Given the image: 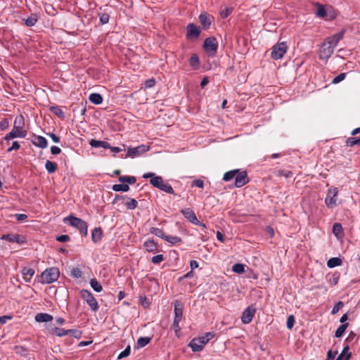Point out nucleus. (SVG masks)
Instances as JSON below:
<instances>
[{
    "mask_svg": "<svg viewBox=\"0 0 360 360\" xmlns=\"http://www.w3.org/2000/svg\"><path fill=\"white\" fill-rule=\"evenodd\" d=\"M60 276V271L57 267H51L46 269L40 276V282L42 284L52 283L58 280Z\"/></svg>",
    "mask_w": 360,
    "mask_h": 360,
    "instance_id": "nucleus-1",
    "label": "nucleus"
},
{
    "mask_svg": "<svg viewBox=\"0 0 360 360\" xmlns=\"http://www.w3.org/2000/svg\"><path fill=\"white\" fill-rule=\"evenodd\" d=\"M65 221H68L70 226L77 228L80 233L84 236H87L88 233V225L87 223L82 219L77 218L73 215H70L65 219Z\"/></svg>",
    "mask_w": 360,
    "mask_h": 360,
    "instance_id": "nucleus-2",
    "label": "nucleus"
},
{
    "mask_svg": "<svg viewBox=\"0 0 360 360\" xmlns=\"http://www.w3.org/2000/svg\"><path fill=\"white\" fill-rule=\"evenodd\" d=\"M80 295L82 298L84 300H85L86 302L89 304L91 310H93L94 311H96L98 310V303L96 298L94 297V296L93 295V294L89 290L82 289L80 291Z\"/></svg>",
    "mask_w": 360,
    "mask_h": 360,
    "instance_id": "nucleus-3",
    "label": "nucleus"
},
{
    "mask_svg": "<svg viewBox=\"0 0 360 360\" xmlns=\"http://www.w3.org/2000/svg\"><path fill=\"white\" fill-rule=\"evenodd\" d=\"M203 49L209 56H214L218 49V43L216 38L214 37L206 38L204 41Z\"/></svg>",
    "mask_w": 360,
    "mask_h": 360,
    "instance_id": "nucleus-4",
    "label": "nucleus"
},
{
    "mask_svg": "<svg viewBox=\"0 0 360 360\" xmlns=\"http://www.w3.org/2000/svg\"><path fill=\"white\" fill-rule=\"evenodd\" d=\"M288 46L285 42H281L273 46L271 56L274 60H278L283 58L286 53Z\"/></svg>",
    "mask_w": 360,
    "mask_h": 360,
    "instance_id": "nucleus-5",
    "label": "nucleus"
},
{
    "mask_svg": "<svg viewBox=\"0 0 360 360\" xmlns=\"http://www.w3.org/2000/svg\"><path fill=\"white\" fill-rule=\"evenodd\" d=\"M338 190L337 188H330L328 190L327 195L325 198V203L328 207L333 208L336 206L337 196Z\"/></svg>",
    "mask_w": 360,
    "mask_h": 360,
    "instance_id": "nucleus-6",
    "label": "nucleus"
},
{
    "mask_svg": "<svg viewBox=\"0 0 360 360\" xmlns=\"http://www.w3.org/2000/svg\"><path fill=\"white\" fill-rule=\"evenodd\" d=\"M149 149L150 146L144 144L140 145L135 148H128L127 153L126 154L124 158H127L129 157L131 158H134L137 156L141 155L145 152L148 151Z\"/></svg>",
    "mask_w": 360,
    "mask_h": 360,
    "instance_id": "nucleus-7",
    "label": "nucleus"
},
{
    "mask_svg": "<svg viewBox=\"0 0 360 360\" xmlns=\"http://www.w3.org/2000/svg\"><path fill=\"white\" fill-rule=\"evenodd\" d=\"M186 39L188 40L197 39L201 33L200 28L194 23H188L186 27Z\"/></svg>",
    "mask_w": 360,
    "mask_h": 360,
    "instance_id": "nucleus-8",
    "label": "nucleus"
},
{
    "mask_svg": "<svg viewBox=\"0 0 360 360\" xmlns=\"http://www.w3.org/2000/svg\"><path fill=\"white\" fill-rule=\"evenodd\" d=\"M27 134V132L26 130L23 129H19L17 127V126H13V129L11 131L8 133L4 139L6 141H10L11 139H15V138H25Z\"/></svg>",
    "mask_w": 360,
    "mask_h": 360,
    "instance_id": "nucleus-9",
    "label": "nucleus"
},
{
    "mask_svg": "<svg viewBox=\"0 0 360 360\" xmlns=\"http://www.w3.org/2000/svg\"><path fill=\"white\" fill-rule=\"evenodd\" d=\"M333 51L334 48L324 41L319 50V58L321 60H328L333 54Z\"/></svg>",
    "mask_w": 360,
    "mask_h": 360,
    "instance_id": "nucleus-10",
    "label": "nucleus"
},
{
    "mask_svg": "<svg viewBox=\"0 0 360 360\" xmlns=\"http://www.w3.org/2000/svg\"><path fill=\"white\" fill-rule=\"evenodd\" d=\"M1 240H7L11 243H16L18 244L22 245L26 243V238L22 235L19 234H4L1 237Z\"/></svg>",
    "mask_w": 360,
    "mask_h": 360,
    "instance_id": "nucleus-11",
    "label": "nucleus"
},
{
    "mask_svg": "<svg viewBox=\"0 0 360 360\" xmlns=\"http://www.w3.org/2000/svg\"><path fill=\"white\" fill-rule=\"evenodd\" d=\"M143 178H144V179L150 178V184L157 188H160L161 185L164 182L163 179L161 176H155V174L153 172L145 173L143 175Z\"/></svg>",
    "mask_w": 360,
    "mask_h": 360,
    "instance_id": "nucleus-12",
    "label": "nucleus"
},
{
    "mask_svg": "<svg viewBox=\"0 0 360 360\" xmlns=\"http://www.w3.org/2000/svg\"><path fill=\"white\" fill-rule=\"evenodd\" d=\"M256 312V309L252 306L248 307L243 312L241 321L244 324L250 323Z\"/></svg>",
    "mask_w": 360,
    "mask_h": 360,
    "instance_id": "nucleus-13",
    "label": "nucleus"
},
{
    "mask_svg": "<svg viewBox=\"0 0 360 360\" xmlns=\"http://www.w3.org/2000/svg\"><path fill=\"white\" fill-rule=\"evenodd\" d=\"M249 181V178L248 176V174L245 171L237 172L235 177V186L237 188H240L248 184Z\"/></svg>",
    "mask_w": 360,
    "mask_h": 360,
    "instance_id": "nucleus-14",
    "label": "nucleus"
},
{
    "mask_svg": "<svg viewBox=\"0 0 360 360\" xmlns=\"http://www.w3.org/2000/svg\"><path fill=\"white\" fill-rule=\"evenodd\" d=\"M199 21L202 28L207 30L210 27L213 18L206 12H202L198 16Z\"/></svg>",
    "mask_w": 360,
    "mask_h": 360,
    "instance_id": "nucleus-15",
    "label": "nucleus"
},
{
    "mask_svg": "<svg viewBox=\"0 0 360 360\" xmlns=\"http://www.w3.org/2000/svg\"><path fill=\"white\" fill-rule=\"evenodd\" d=\"M345 34V30H342L332 37H327L325 41L330 44L334 49L337 46L339 41L343 38Z\"/></svg>",
    "mask_w": 360,
    "mask_h": 360,
    "instance_id": "nucleus-16",
    "label": "nucleus"
},
{
    "mask_svg": "<svg viewBox=\"0 0 360 360\" xmlns=\"http://www.w3.org/2000/svg\"><path fill=\"white\" fill-rule=\"evenodd\" d=\"M181 212L185 218L193 224H200V221L196 217L195 212L190 208H184Z\"/></svg>",
    "mask_w": 360,
    "mask_h": 360,
    "instance_id": "nucleus-17",
    "label": "nucleus"
},
{
    "mask_svg": "<svg viewBox=\"0 0 360 360\" xmlns=\"http://www.w3.org/2000/svg\"><path fill=\"white\" fill-rule=\"evenodd\" d=\"M183 309L184 305L182 302L179 300H176L174 302V321H176V323H177V321H181L183 316Z\"/></svg>",
    "mask_w": 360,
    "mask_h": 360,
    "instance_id": "nucleus-18",
    "label": "nucleus"
},
{
    "mask_svg": "<svg viewBox=\"0 0 360 360\" xmlns=\"http://www.w3.org/2000/svg\"><path fill=\"white\" fill-rule=\"evenodd\" d=\"M189 346L191 347L193 352H200L205 347L203 340H201L200 338H193L189 343Z\"/></svg>",
    "mask_w": 360,
    "mask_h": 360,
    "instance_id": "nucleus-19",
    "label": "nucleus"
},
{
    "mask_svg": "<svg viewBox=\"0 0 360 360\" xmlns=\"http://www.w3.org/2000/svg\"><path fill=\"white\" fill-rule=\"evenodd\" d=\"M32 143L40 148H46L48 146L47 140L41 136H34L32 139Z\"/></svg>",
    "mask_w": 360,
    "mask_h": 360,
    "instance_id": "nucleus-20",
    "label": "nucleus"
},
{
    "mask_svg": "<svg viewBox=\"0 0 360 360\" xmlns=\"http://www.w3.org/2000/svg\"><path fill=\"white\" fill-rule=\"evenodd\" d=\"M21 273L22 274L23 279L25 280V281L30 282L35 271L32 268L23 267L21 270Z\"/></svg>",
    "mask_w": 360,
    "mask_h": 360,
    "instance_id": "nucleus-21",
    "label": "nucleus"
},
{
    "mask_svg": "<svg viewBox=\"0 0 360 360\" xmlns=\"http://www.w3.org/2000/svg\"><path fill=\"white\" fill-rule=\"evenodd\" d=\"M103 236V231L101 227H96L91 232V239L94 243H97L101 240Z\"/></svg>",
    "mask_w": 360,
    "mask_h": 360,
    "instance_id": "nucleus-22",
    "label": "nucleus"
},
{
    "mask_svg": "<svg viewBox=\"0 0 360 360\" xmlns=\"http://www.w3.org/2000/svg\"><path fill=\"white\" fill-rule=\"evenodd\" d=\"M333 233L338 239H342L344 237V231L341 224L335 223L333 224Z\"/></svg>",
    "mask_w": 360,
    "mask_h": 360,
    "instance_id": "nucleus-23",
    "label": "nucleus"
},
{
    "mask_svg": "<svg viewBox=\"0 0 360 360\" xmlns=\"http://www.w3.org/2000/svg\"><path fill=\"white\" fill-rule=\"evenodd\" d=\"M89 144L93 148H110V143L108 142L104 141H98V140H95V139H91Z\"/></svg>",
    "mask_w": 360,
    "mask_h": 360,
    "instance_id": "nucleus-24",
    "label": "nucleus"
},
{
    "mask_svg": "<svg viewBox=\"0 0 360 360\" xmlns=\"http://www.w3.org/2000/svg\"><path fill=\"white\" fill-rule=\"evenodd\" d=\"M53 319L51 314L46 313H39L35 316V320L39 323L51 321Z\"/></svg>",
    "mask_w": 360,
    "mask_h": 360,
    "instance_id": "nucleus-25",
    "label": "nucleus"
},
{
    "mask_svg": "<svg viewBox=\"0 0 360 360\" xmlns=\"http://www.w3.org/2000/svg\"><path fill=\"white\" fill-rule=\"evenodd\" d=\"M143 246L147 251L151 252H154L158 249L157 244L154 242L153 240H148L145 241Z\"/></svg>",
    "mask_w": 360,
    "mask_h": 360,
    "instance_id": "nucleus-26",
    "label": "nucleus"
},
{
    "mask_svg": "<svg viewBox=\"0 0 360 360\" xmlns=\"http://www.w3.org/2000/svg\"><path fill=\"white\" fill-rule=\"evenodd\" d=\"M89 99L94 104L98 105L103 102V98L101 94L93 93L89 95Z\"/></svg>",
    "mask_w": 360,
    "mask_h": 360,
    "instance_id": "nucleus-27",
    "label": "nucleus"
},
{
    "mask_svg": "<svg viewBox=\"0 0 360 360\" xmlns=\"http://www.w3.org/2000/svg\"><path fill=\"white\" fill-rule=\"evenodd\" d=\"M45 168L49 174H52L56 171L58 165L54 162L46 160L45 163Z\"/></svg>",
    "mask_w": 360,
    "mask_h": 360,
    "instance_id": "nucleus-28",
    "label": "nucleus"
},
{
    "mask_svg": "<svg viewBox=\"0 0 360 360\" xmlns=\"http://www.w3.org/2000/svg\"><path fill=\"white\" fill-rule=\"evenodd\" d=\"M119 181L122 184H134L136 183V179L133 176H122L119 177Z\"/></svg>",
    "mask_w": 360,
    "mask_h": 360,
    "instance_id": "nucleus-29",
    "label": "nucleus"
},
{
    "mask_svg": "<svg viewBox=\"0 0 360 360\" xmlns=\"http://www.w3.org/2000/svg\"><path fill=\"white\" fill-rule=\"evenodd\" d=\"M342 264L341 259L338 257H332L328 259L327 262V265L329 268H334L335 266H340Z\"/></svg>",
    "mask_w": 360,
    "mask_h": 360,
    "instance_id": "nucleus-30",
    "label": "nucleus"
},
{
    "mask_svg": "<svg viewBox=\"0 0 360 360\" xmlns=\"http://www.w3.org/2000/svg\"><path fill=\"white\" fill-rule=\"evenodd\" d=\"M346 146L353 147L354 146H360V138L349 137L346 140Z\"/></svg>",
    "mask_w": 360,
    "mask_h": 360,
    "instance_id": "nucleus-31",
    "label": "nucleus"
},
{
    "mask_svg": "<svg viewBox=\"0 0 360 360\" xmlns=\"http://www.w3.org/2000/svg\"><path fill=\"white\" fill-rule=\"evenodd\" d=\"M237 172H238V169H233V170H231V171L226 172L224 174L223 180L225 181H231L234 177H236Z\"/></svg>",
    "mask_w": 360,
    "mask_h": 360,
    "instance_id": "nucleus-32",
    "label": "nucleus"
},
{
    "mask_svg": "<svg viewBox=\"0 0 360 360\" xmlns=\"http://www.w3.org/2000/svg\"><path fill=\"white\" fill-rule=\"evenodd\" d=\"M114 191H123L127 192L129 190V186L127 184H115L112 187Z\"/></svg>",
    "mask_w": 360,
    "mask_h": 360,
    "instance_id": "nucleus-33",
    "label": "nucleus"
},
{
    "mask_svg": "<svg viewBox=\"0 0 360 360\" xmlns=\"http://www.w3.org/2000/svg\"><path fill=\"white\" fill-rule=\"evenodd\" d=\"M50 111L54 114L55 115H56L57 117H60V118H64L65 115H64V112H63V110L60 109V108L58 105H56V106H51L50 108Z\"/></svg>",
    "mask_w": 360,
    "mask_h": 360,
    "instance_id": "nucleus-34",
    "label": "nucleus"
},
{
    "mask_svg": "<svg viewBox=\"0 0 360 360\" xmlns=\"http://www.w3.org/2000/svg\"><path fill=\"white\" fill-rule=\"evenodd\" d=\"M91 287L97 292H100L103 290L102 285L98 282L96 278H92L90 281Z\"/></svg>",
    "mask_w": 360,
    "mask_h": 360,
    "instance_id": "nucleus-35",
    "label": "nucleus"
},
{
    "mask_svg": "<svg viewBox=\"0 0 360 360\" xmlns=\"http://www.w3.org/2000/svg\"><path fill=\"white\" fill-rule=\"evenodd\" d=\"M151 338L148 337H141L137 340V348H141L147 345Z\"/></svg>",
    "mask_w": 360,
    "mask_h": 360,
    "instance_id": "nucleus-36",
    "label": "nucleus"
},
{
    "mask_svg": "<svg viewBox=\"0 0 360 360\" xmlns=\"http://www.w3.org/2000/svg\"><path fill=\"white\" fill-rule=\"evenodd\" d=\"M150 232L153 234H154L155 236L159 237V238H161L162 239H165L166 235L165 234L164 231L159 229V228H156V227H151L150 229Z\"/></svg>",
    "mask_w": 360,
    "mask_h": 360,
    "instance_id": "nucleus-37",
    "label": "nucleus"
},
{
    "mask_svg": "<svg viewBox=\"0 0 360 360\" xmlns=\"http://www.w3.org/2000/svg\"><path fill=\"white\" fill-rule=\"evenodd\" d=\"M25 125V118L22 115L17 116L14 120V125L19 129H23Z\"/></svg>",
    "mask_w": 360,
    "mask_h": 360,
    "instance_id": "nucleus-38",
    "label": "nucleus"
},
{
    "mask_svg": "<svg viewBox=\"0 0 360 360\" xmlns=\"http://www.w3.org/2000/svg\"><path fill=\"white\" fill-rule=\"evenodd\" d=\"M348 325H349L348 323H343V324L340 325L338 328V329L336 330L335 333V336L336 338H340L344 334V333H345V330L347 329Z\"/></svg>",
    "mask_w": 360,
    "mask_h": 360,
    "instance_id": "nucleus-39",
    "label": "nucleus"
},
{
    "mask_svg": "<svg viewBox=\"0 0 360 360\" xmlns=\"http://www.w3.org/2000/svg\"><path fill=\"white\" fill-rule=\"evenodd\" d=\"M316 15L320 18H326V15H327L326 11L323 5L317 4V9L316 11Z\"/></svg>",
    "mask_w": 360,
    "mask_h": 360,
    "instance_id": "nucleus-40",
    "label": "nucleus"
},
{
    "mask_svg": "<svg viewBox=\"0 0 360 360\" xmlns=\"http://www.w3.org/2000/svg\"><path fill=\"white\" fill-rule=\"evenodd\" d=\"M168 243L174 245L176 243H179L181 242V238L178 236H165V239Z\"/></svg>",
    "mask_w": 360,
    "mask_h": 360,
    "instance_id": "nucleus-41",
    "label": "nucleus"
},
{
    "mask_svg": "<svg viewBox=\"0 0 360 360\" xmlns=\"http://www.w3.org/2000/svg\"><path fill=\"white\" fill-rule=\"evenodd\" d=\"M53 333L56 334L58 337H63L68 335V330H65L62 328H59L58 327H54L52 328Z\"/></svg>",
    "mask_w": 360,
    "mask_h": 360,
    "instance_id": "nucleus-42",
    "label": "nucleus"
},
{
    "mask_svg": "<svg viewBox=\"0 0 360 360\" xmlns=\"http://www.w3.org/2000/svg\"><path fill=\"white\" fill-rule=\"evenodd\" d=\"M159 189L165 193H169V194L174 193V191L173 188L171 186V185H169L167 183L163 182Z\"/></svg>",
    "mask_w": 360,
    "mask_h": 360,
    "instance_id": "nucleus-43",
    "label": "nucleus"
},
{
    "mask_svg": "<svg viewBox=\"0 0 360 360\" xmlns=\"http://www.w3.org/2000/svg\"><path fill=\"white\" fill-rule=\"evenodd\" d=\"M37 22V18L35 15H32L31 16L28 17L27 19L25 20V24L27 27L34 26Z\"/></svg>",
    "mask_w": 360,
    "mask_h": 360,
    "instance_id": "nucleus-44",
    "label": "nucleus"
},
{
    "mask_svg": "<svg viewBox=\"0 0 360 360\" xmlns=\"http://www.w3.org/2000/svg\"><path fill=\"white\" fill-rule=\"evenodd\" d=\"M232 271L236 274H243L245 272V265L243 264H235L232 266Z\"/></svg>",
    "mask_w": 360,
    "mask_h": 360,
    "instance_id": "nucleus-45",
    "label": "nucleus"
},
{
    "mask_svg": "<svg viewBox=\"0 0 360 360\" xmlns=\"http://www.w3.org/2000/svg\"><path fill=\"white\" fill-rule=\"evenodd\" d=\"M128 210H132L138 207V202L134 198H129V200L125 202Z\"/></svg>",
    "mask_w": 360,
    "mask_h": 360,
    "instance_id": "nucleus-46",
    "label": "nucleus"
},
{
    "mask_svg": "<svg viewBox=\"0 0 360 360\" xmlns=\"http://www.w3.org/2000/svg\"><path fill=\"white\" fill-rule=\"evenodd\" d=\"M199 64H200V60H199L198 56H196V55L191 56V57L190 58V65L193 68H197L199 66Z\"/></svg>",
    "mask_w": 360,
    "mask_h": 360,
    "instance_id": "nucleus-47",
    "label": "nucleus"
},
{
    "mask_svg": "<svg viewBox=\"0 0 360 360\" xmlns=\"http://www.w3.org/2000/svg\"><path fill=\"white\" fill-rule=\"evenodd\" d=\"M349 345H346L345 347H344V348L340 354L342 356H345L344 360H349L352 354H351V352H349Z\"/></svg>",
    "mask_w": 360,
    "mask_h": 360,
    "instance_id": "nucleus-48",
    "label": "nucleus"
},
{
    "mask_svg": "<svg viewBox=\"0 0 360 360\" xmlns=\"http://www.w3.org/2000/svg\"><path fill=\"white\" fill-rule=\"evenodd\" d=\"M100 22L101 25L107 24L109 21L110 16L108 13H99Z\"/></svg>",
    "mask_w": 360,
    "mask_h": 360,
    "instance_id": "nucleus-49",
    "label": "nucleus"
},
{
    "mask_svg": "<svg viewBox=\"0 0 360 360\" xmlns=\"http://www.w3.org/2000/svg\"><path fill=\"white\" fill-rule=\"evenodd\" d=\"M214 336L213 333H207L205 335L202 337H199L201 340H203L204 345H205L210 340H212Z\"/></svg>",
    "mask_w": 360,
    "mask_h": 360,
    "instance_id": "nucleus-50",
    "label": "nucleus"
},
{
    "mask_svg": "<svg viewBox=\"0 0 360 360\" xmlns=\"http://www.w3.org/2000/svg\"><path fill=\"white\" fill-rule=\"evenodd\" d=\"M71 276L76 278H81L82 276V271L79 268L75 267L71 270Z\"/></svg>",
    "mask_w": 360,
    "mask_h": 360,
    "instance_id": "nucleus-51",
    "label": "nucleus"
},
{
    "mask_svg": "<svg viewBox=\"0 0 360 360\" xmlns=\"http://www.w3.org/2000/svg\"><path fill=\"white\" fill-rule=\"evenodd\" d=\"M68 335H70L75 338L79 339L82 336V332L76 329H70L68 330Z\"/></svg>",
    "mask_w": 360,
    "mask_h": 360,
    "instance_id": "nucleus-52",
    "label": "nucleus"
},
{
    "mask_svg": "<svg viewBox=\"0 0 360 360\" xmlns=\"http://www.w3.org/2000/svg\"><path fill=\"white\" fill-rule=\"evenodd\" d=\"M130 352H131V347L130 346H127L124 351H122L119 355H118V357L117 359H122V358H125L127 356H128L130 354Z\"/></svg>",
    "mask_w": 360,
    "mask_h": 360,
    "instance_id": "nucleus-53",
    "label": "nucleus"
},
{
    "mask_svg": "<svg viewBox=\"0 0 360 360\" xmlns=\"http://www.w3.org/2000/svg\"><path fill=\"white\" fill-rule=\"evenodd\" d=\"M344 306V304L342 301H339L338 303H336L335 304V306L333 307L332 311H331V314H337L339 310Z\"/></svg>",
    "mask_w": 360,
    "mask_h": 360,
    "instance_id": "nucleus-54",
    "label": "nucleus"
},
{
    "mask_svg": "<svg viewBox=\"0 0 360 360\" xmlns=\"http://www.w3.org/2000/svg\"><path fill=\"white\" fill-rule=\"evenodd\" d=\"M295 324V317L293 315H290L287 319L286 326L288 329H291Z\"/></svg>",
    "mask_w": 360,
    "mask_h": 360,
    "instance_id": "nucleus-55",
    "label": "nucleus"
},
{
    "mask_svg": "<svg viewBox=\"0 0 360 360\" xmlns=\"http://www.w3.org/2000/svg\"><path fill=\"white\" fill-rule=\"evenodd\" d=\"M164 260V257L162 255H157L155 256H153L151 259V262L155 264H158L162 262Z\"/></svg>",
    "mask_w": 360,
    "mask_h": 360,
    "instance_id": "nucleus-56",
    "label": "nucleus"
},
{
    "mask_svg": "<svg viewBox=\"0 0 360 360\" xmlns=\"http://www.w3.org/2000/svg\"><path fill=\"white\" fill-rule=\"evenodd\" d=\"M340 278V274H334L332 277L329 280V283L331 285H335L338 284V281Z\"/></svg>",
    "mask_w": 360,
    "mask_h": 360,
    "instance_id": "nucleus-57",
    "label": "nucleus"
},
{
    "mask_svg": "<svg viewBox=\"0 0 360 360\" xmlns=\"http://www.w3.org/2000/svg\"><path fill=\"white\" fill-rule=\"evenodd\" d=\"M346 75L347 73H341L338 75L333 79L332 83L334 84H338L339 82L345 79Z\"/></svg>",
    "mask_w": 360,
    "mask_h": 360,
    "instance_id": "nucleus-58",
    "label": "nucleus"
},
{
    "mask_svg": "<svg viewBox=\"0 0 360 360\" xmlns=\"http://www.w3.org/2000/svg\"><path fill=\"white\" fill-rule=\"evenodd\" d=\"M232 9L230 8H225L224 9L221 10L220 12V15L222 18H227L231 13Z\"/></svg>",
    "mask_w": 360,
    "mask_h": 360,
    "instance_id": "nucleus-59",
    "label": "nucleus"
},
{
    "mask_svg": "<svg viewBox=\"0 0 360 360\" xmlns=\"http://www.w3.org/2000/svg\"><path fill=\"white\" fill-rule=\"evenodd\" d=\"M9 126V122L8 120L5 118L0 121V130H5Z\"/></svg>",
    "mask_w": 360,
    "mask_h": 360,
    "instance_id": "nucleus-60",
    "label": "nucleus"
},
{
    "mask_svg": "<svg viewBox=\"0 0 360 360\" xmlns=\"http://www.w3.org/2000/svg\"><path fill=\"white\" fill-rule=\"evenodd\" d=\"M15 351L18 354H20L21 355H25L27 353V349L22 346H15Z\"/></svg>",
    "mask_w": 360,
    "mask_h": 360,
    "instance_id": "nucleus-61",
    "label": "nucleus"
},
{
    "mask_svg": "<svg viewBox=\"0 0 360 360\" xmlns=\"http://www.w3.org/2000/svg\"><path fill=\"white\" fill-rule=\"evenodd\" d=\"M278 174L280 176H283L285 178L292 177V172L288 171V170H284V169L279 170L278 172Z\"/></svg>",
    "mask_w": 360,
    "mask_h": 360,
    "instance_id": "nucleus-62",
    "label": "nucleus"
},
{
    "mask_svg": "<svg viewBox=\"0 0 360 360\" xmlns=\"http://www.w3.org/2000/svg\"><path fill=\"white\" fill-rule=\"evenodd\" d=\"M20 148V146L18 141H13L12 146L7 149V152H11L12 150H17Z\"/></svg>",
    "mask_w": 360,
    "mask_h": 360,
    "instance_id": "nucleus-63",
    "label": "nucleus"
},
{
    "mask_svg": "<svg viewBox=\"0 0 360 360\" xmlns=\"http://www.w3.org/2000/svg\"><path fill=\"white\" fill-rule=\"evenodd\" d=\"M155 84V81L154 79H148L145 82V87L146 88H152Z\"/></svg>",
    "mask_w": 360,
    "mask_h": 360,
    "instance_id": "nucleus-64",
    "label": "nucleus"
}]
</instances>
